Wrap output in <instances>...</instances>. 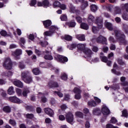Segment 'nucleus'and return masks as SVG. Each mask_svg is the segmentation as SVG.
Returning a JSON list of instances; mask_svg holds the SVG:
<instances>
[{"label":"nucleus","instance_id":"obj_26","mask_svg":"<svg viewBox=\"0 0 128 128\" xmlns=\"http://www.w3.org/2000/svg\"><path fill=\"white\" fill-rule=\"evenodd\" d=\"M75 116H78V118H84V114L82 112H75Z\"/></svg>","mask_w":128,"mask_h":128},{"label":"nucleus","instance_id":"obj_24","mask_svg":"<svg viewBox=\"0 0 128 128\" xmlns=\"http://www.w3.org/2000/svg\"><path fill=\"white\" fill-rule=\"evenodd\" d=\"M2 110L3 112H4L8 113V112H10L11 108H10V107L9 106H5L2 108Z\"/></svg>","mask_w":128,"mask_h":128},{"label":"nucleus","instance_id":"obj_4","mask_svg":"<svg viewBox=\"0 0 128 128\" xmlns=\"http://www.w3.org/2000/svg\"><path fill=\"white\" fill-rule=\"evenodd\" d=\"M54 54V58L56 60H58V62H62V64H64V62H66L68 60V58L66 56H62L58 54Z\"/></svg>","mask_w":128,"mask_h":128},{"label":"nucleus","instance_id":"obj_28","mask_svg":"<svg viewBox=\"0 0 128 128\" xmlns=\"http://www.w3.org/2000/svg\"><path fill=\"white\" fill-rule=\"evenodd\" d=\"M86 44H79L78 46V50H86Z\"/></svg>","mask_w":128,"mask_h":128},{"label":"nucleus","instance_id":"obj_5","mask_svg":"<svg viewBox=\"0 0 128 128\" xmlns=\"http://www.w3.org/2000/svg\"><path fill=\"white\" fill-rule=\"evenodd\" d=\"M66 120L70 124H74V114L70 112H68L66 113Z\"/></svg>","mask_w":128,"mask_h":128},{"label":"nucleus","instance_id":"obj_56","mask_svg":"<svg viewBox=\"0 0 128 128\" xmlns=\"http://www.w3.org/2000/svg\"><path fill=\"white\" fill-rule=\"evenodd\" d=\"M112 88L113 90H118V88H120V86L118 84H114L112 86Z\"/></svg>","mask_w":128,"mask_h":128},{"label":"nucleus","instance_id":"obj_34","mask_svg":"<svg viewBox=\"0 0 128 128\" xmlns=\"http://www.w3.org/2000/svg\"><path fill=\"white\" fill-rule=\"evenodd\" d=\"M80 28H82L83 30H88V25L86 23H82L80 24Z\"/></svg>","mask_w":128,"mask_h":128},{"label":"nucleus","instance_id":"obj_36","mask_svg":"<svg viewBox=\"0 0 128 128\" xmlns=\"http://www.w3.org/2000/svg\"><path fill=\"white\" fill-rule=\"evenodd\" d=\"M33 74H35V76H38V74H40V70L38 68H34L32 70Z\"/></svg>","mask_w":128,"mask_h":128},{"label":"nucleus","instance_id":"obj_43","mask_svg":"<svg viewBox=\"0 0 128 128\" xmlns=\"http://www.w3.org/2000/svg\"><path fill=\"white\" fill-rule=\"evenodd\" d=\"M74 92L76 94H82V91L80 90V88H75L74 89Z\"/></svg>","mask_w":128,"mask_h":128},{"label":"nucleus","instance_id":"obj_39","mask_svg":"<svg viewBox=\"0 0 128 128\" xmlns=\"http://www.w3.org/2000/svg\"><path fill=\"white\" fill-rule=\"evenodd\" d=\"M53 33L50 30V31H46L44 32V36H52Z\"/></svg>","mask_w":128,"mask_h":128},{"label":"nucleus","instance_id":"obj_42","mask_svg":"<svg viewBox=\"0 0 128 128\" xmlns=\"http://www.w3.org/2000/svg\"><path fill=\"white\" fill-rule=\"evenodd\" d=\"M111 72L112 74H116V76H120V74H122L120 72H117L114 69H112Z\"/></svg>","mask_w":128,"mask_h":128},{"label":"nucleus","instance_id":"obj_18","mask_svg":"<svg viewBox=\"0 0 128 128\" xmlns=\"http://www.w3.org/2000/svg\"><path fill=\"white\" fill-rule=\"evenodd\" d=\"M84 52L87 58H90V56H92V50L89 48H86L84 50Z\"/></svg>","mask_w":128,"mask_h":128},{"label":"nucleus","instance_id":"obj_63","mask_svg":"<svg viewBox=\"0 0 128 128\" xmlns=\"http://www.w3.org/2000/svg\"><path fill=\"white\" fill-rule=\"evenodd\" d=\"M19 68L21 70H24V68H26V66H24V63L20 62V64H19Z\"/></svg>","mask_w":128,"mask_h":128},{"label":"nucleus","instance_id":"obj_19","mask_svg":"<svg viewBox=\"0 0 128 128\" xmlns=\"http://www.w3.org/2000/svg\"><path fill=\"white\" fill-rule=\"evenodd\" d=\"M22 80L26 84H30V82H32V78L31 76H29L26 78H23Z\"/></svg>","mask_w":128,"mask_h":128},{"label":"nucleus","instance_id":"obj_12","mask_svg":"<svg viewBox=\"0 0 128 128\" xmlns=\"http://www.w3.org/2000/svg\"><path fill=\"white\" fill-rule=\"evenodd\" d=\"M43 24L45 28H50V26H52V21L50 20L43 21Z\"/></svg>","mask_w":128,"mask_h":128},{"label":"nucleus","instance_id":"obj_64","mask_svg":"<svg viewBox=\"0 0 128 128\" xmlns=\"http://www.w3.org/2000/svg\"><path fill=\"white\" fill-rule=\"evenodd\" d=\"M0 34H1V36H6V34H8V33L6 32V30H2L0 32Z\"/></svg>","mask_w":128,"mask_h":128},{"label":"nucleus","instance_id":"obj_30","mask_svg":"<svg viewBox=\"0 0 128 128\" xmlns=\"http://www.w3.org/2000/svg\"><path fill=\"white\" fill-rule=\"evenodd\" d=\"M44 58L48 60H54V57L51 54H47L44 56Z\"/></svg>","mask_w":128,"mask_h":128},{"label":"nucleus","instance_id":"obj_8","mask_svg":"<svg viewBox=\"0 0 128 128\" xmlns=\"http://www.w3.org/2000/svg\"><path fill=\"white\" fill-rule=\"evenodd\" d=\"M97 42H100L103 44H108L106 43V38L104 37L103 36H100L96 39Z\"/></svg>","mask_w":128,"mask_h":128},{"label":"nucleus","instance_id":"obj_38","mask_svg":"<svg viewBox=\"0 0 128 128\" xmlns=\"http://www.w3.org/2000/svg\"><path fill=\"white\" fill-rule=\"evenodd\" d=\"M39 44H40V46H43L44 48H46V46H48V43L47 42L44 41H40L38 42Z\"/></svg>","mask_w":128,"mask_h":128},{"label":"nucleus","instance_id":"obj_60","mask_svg":"<svg viewBox=\"0 0 128 128\" xmlns=\"http://www.w3.org/2000/svg\"><path fill=\"white\" fill-rule=\"evenodd\" d=\"M20 44H26V40L22 37L20 38Z\"/></svg>","mask_w":128,"mask_h":128},{"label":"nucleus","instance_id":"obj_40","mask_svg":"<svg viewBox=\"0 0 128 128\" xmlns=\"http://www.w3.org/2000/svg\"><path fill=\"white\" fill-rule=\"evenodd\" d=\"M60 2L58 1H56L54 4H53V7L54 8H60Z\"/></svg>","mask_w":128,"mask_h":128},{"label":"nucleus","instance_id":"obj_27","mask_svg":"<svg viewBox=\"0 0 128 128\" xmlns=\"http://www.w3.org/2000/svg\"><path fill=\"white\" fill-rule=\"evenodd\" d=\"M88 106H96V102L94 100H90L88 102Z\"/></svg>","mask_w":128,"mask_h":128},{"label":"nucleus","instance_id":"obj_7","mask_svg":"<svg viewBox=\"0 0 128 128\" xmlns=\"http://www.w3.org/2000/svg\"><path fill=\"white\" fill-rule=\"evenodd\" d=\"M102 18L101 17H97L96 18H94V16H92V14H89L88 18V22L89 24H92L94 22H96V18Z\"/></svg>","mask_w":128,"mask_h":128},{"label":"nucleus","instance_id":"obj_33","mask_svg":"<svg viewBox=\"0 0 128 128\" xmlns=\"http://www.w3.org/2000/svg\"><path fill=\"white\" fill-rule=\"evenodd\" d=\"M94 114H96V116H98V114H100V110L98 108H95L93 110Z\"/></svg>","mask_w":128,"mask_h":128},{"label":"nucleus","instance_id":"obj_22","mask_svg":"<svg viewBox=\"0 0 128 128\" xmlns=\"http://www.w3.org/2000/svg\"><path fill=\"white\" fill-rule=\"evenodd\" d=\"M120 81L122 82V84L124 86H128V82L126 81V77L122 76L120 78Z\"/></svg>","mask_w":128,"mask_h":128},{"label":"nucleus","instance_id":"obj_15","mask_svg":"<svg viewBox=\"0 0 128 128\" xmlns=\"http://www.w3.org/2000/svg\"><path fill=\"white\" fill-rule=\"evenodd\" d=\"M21 76L22 80H24V78H26L27 76H30V72L28 71L22 72L21 74Z\"/></svg>","mask_w":128,"mask_h":128},{"label":"nucleus","instance_id":"obj_44","mask_svg":"<svg viewBox=\"0 0 128 128\" xmlns=\"http://www.w3.org/2000/svg\"><path fill=\"white\" fill-rule=\"evenodd\" d=\"M64 40H72V37L70 35H65L64 36Z\"/></svg>","mask_w":128,"mask_h":128},{"label":"nucleus","instance_id":"obj_16","mask_svg":"<svg viewBox=\"0 0 128 128\" xmlns=\"http://www.w3.org/2000/svg\"><path fill=\"white\" fill-rule=\"evenodd\" d=\"M48 86H49V88H58V82H54L53 81H50L48 83Z\"/></svg>","mask_w":128,"mask_h":128},{"label":"nucleus","instance_id":"obj_37","mask_svg":"<svg viewBox=\"0 0 128 128\" xmlns=\"http://www.w3.org/2000/svg\"><path fill=\"white\" fill-rule=\"evenodd\" d=\"M70 12H76V8L72 6V4H70Z\"/></svg>","mask_w":128,"mask_h":128},{"label":"nucleus","instance_id":"obj_17","mask_svg":"<svg viewBox=\"0 0 128 128\" xmlns=\"http://www.w3.org/2000/svg\"><path fill=\"white\" fill-rule=\"evenodd\" d=\"M76 36L78 40H80L81 42L86 40V36L84 34H76Z\"/></svg>","mask_w":128,"mask_h":128},{"label":"nucleus","instance_id":"obj_11","mask_svg":"<svg viewBox=\"0 0 128 128\" xmlns=\"http://www.w3.org/2000/svg\"><path fill=\"white\" fill-rule=\"evenodd\" d=\"M45 113L48 114L50 116H54V112L50 108H46L44 109Z\"/></svg>","mask_w":128,"mask_h":128},{"label":"nucleus","instance_id":"obj_35","mask_svg":"<svg viewBox=\"0 0 128 128\" xmlns=\"http://www.w3.org/2000/svg\"><path fill=\"white\" fill-rule=\"evenodd\" d=\"M28 94H30V90H26V88H25L24 90L22 92L23 96L26 98V96H28Z\"/></svg>","mask_w":128,"mask_h":128},{"label":"nucleus","instance_id":"obj_25","mask_svg":"<svg viewBox=\"0 0 128 128\" xmlns=\"http://www.w3.org/2000/svg\"><path fill=\"white\" fill-rule=\"evenodd\" d=\"M58 30V27L54 26H52L50 28V30L52 32V34H54L55 32H56V30Z\"/></svg>","mask_w":128,"mask_h":128},{"label":"nucleus","instance_id":"obj_54","mask_svg":"<svg viewBox=\"0 0 128 128\" xmlns=\"http://www.w3.org/2000/svg\"><path fill=\"white\" fill-rule=\"evenodd\" d=\"M94 100L97 104H100L102 100L96 96H94Z\"/></svg>","mask_w":128,"mask_h":128},{"label":"nucleus","instance_id":"obj_20","mask_svg":"<svg viewBox=\"0 0 128 128\" xmlns=\"http://www.w3.org/2000/svg\"><path fill=\"white\" fill-rule=\"evenodd\" d=\"M22 54V50L20 49H17L15 50L14 54V56L16 57Z\"/></svg>","mask_w":128,"mask_h":128},{"label":"nucleus","instance_id":"obj_31","mask_svg":"<svg viewBox=\"0 0 128 128\" xmlns=\"http://www.w3.org/2000/svg\"><path fill=\"white\" fill-rule=\"evenodd\" d=\"M2 76H8V78H10V76H12V72L10 71L4 72L2 74Z\"/></svg>","mask_w":128,"mask_h":128},{"label":"nucleus","instance_id":"obj_2","mask_svg":"<svg viewBox=\"0 0 128 128\" xmlns=\"http://www.w3.org/2000/svg\"><path fill=\"white\" fill-rule=\"evenodd\" d=\"M95 22L98 27L92 26V30L94 34H96V32H98L100 28H102V18H97Z\"/></svg>","mask_w":128,"mask_h":128},{"label":"nucleus","instance_id":"obj_10","mask_svg":"<svg viewBox=\"0 0 128 128\" xmlns=\"http://www.w3.org/2000/svg\"><path fill=\"white\" fill-rule=\"evenodd\" d=\"M38 98H41V102H43L44 104L48 102V99L46 96H44V94H42V92H39L38 94Z\"/></svg>","mask_w":128,"mask_h":128},{"label":"nucleus","instance_id":"obj_59","mask_svg":"<svg viewBox=\"0 0 128 128\" xmlns=\"http://www.w3.org/2000/svg\"><path fill=\"white\" fill-rule=\"evenodd\" d=\"M81 98L80 94H75L74 98H76V100H80Z\"/></svg>","mask_w":128,"mask_h":128},{"label":"nucleus","instance_id":"obj_46","mask_svg":"<svg viewBox=\"0 0 128 128\" xmlns=\"http://www.w3.org/2000/svg\"><path fill=\"white\" fill-rule=\"evenodd\" d=\"M128 110H126L124 109L122 111V116H124L125 118H126L128 116Z\"/></svg>","mask_w":128,"mask_h":128},{"label":"nucleus","instance_id":"obj_41","mask_svg":"<svg viewBox=\"0 0 128 128\" xmlns=\"http://www.w3.org/2000/svg\"><path fill=\"white\" fill-rule=\"evenodd\" d=\"M122 8H125L126 12H128V3L125 4H122L121 5Z\"/></svg>","mask_w":128,"mask_h":128},{"label":"nucleus","instance_id":"obj_45","mask_svg":"<svg viewBox=\"0 0 128 128\" xmlns=\"http://www.w3.org/2000/svg\"><path fill=\"white\" fill-rule=\"evenodd\" d=\"M9 124L12 126H16V122L14 120L12 119H10L9 120Z\"/></svg>","mask_w":128,"mask_h":128},{"label":"nucleus","instance_id":"obj_48","mask_svg":"<svg viewBox=\"0 0 128 128\" xmlns=\"http://www.w3.org/2000/svg\"><path fill=\"white\" fill-rule=\"evenodd\" d=\"M61 78L62 80H68V76H66V74L64 73L62 74Z\"/></svg>","mask_w":128,"mask_h":128},{"label":"nucleus","instance_id":"obj_3","mask_svg":"<svg viewBox=\"0 0 128 128\" xmlns=\"http://www.w3.org/2000/svg\"><path fill=\"white\" fill-rule=\"evenodd\" d=\"M3 66L7 70H11L12 66V62L10 58H6L3 62Z\"/></svg>","mask_w":128,"mask_h":128},{"label":"nucleus","instance_id":"obj_57","mask_svg":"<svg viewBox=\"0 0 128 128\" xmlns=\"http://www.w3.org/2000/svg\"><path fill=\"white\" fill-rule=\"evenodd\" d=\"M27 118H34V114H26Z\"/></svg>","mask_w":128,"mask_h":128},{"label":"nucleus","instance_id":"obj_53","mask_svg":"<svg viewBox=\"0 0 128 128\" xmlns=\"http://www.w3.org/2000/svg\"><path fill=\"white\" fill-rule=\"evenodd\" d=\"M117 122L118 120H116V119L114 117H112L110 120V122H111V124H116V122Z\"/></svg>","mask_w":128,"mask_h":128},{"label":"nucleus","instance_id":"obj_21","mask_svg":"<svg viewBox=\"0 0 128 128\" xmlns=\"http://www.w3.org/2000/svg\"><path fill=\"white\" fill-rule=\"evenodd\" d=\"M104 26L109 30H112L113 28H112V24L110 22H105Z\"/></svg>","mask_w":128,"mask_h":128},{"label":"nucleus","instance_id":"obj_13","mask_svg":"<svg viewBox=\"0 0 128 128\" xmlns=\"http://www.w3.org/2000/svg\"><path fill=\"white\" fill-rule=\"evenodd\" d=\"M13 84L16 86H18V88H22L24 87V84L20 82V80H14L13 81Z\"/></svg>","mask_w":128,"mask_h":128},{"label":"nucleus","instance_id":"obj_62","mask_svg":"<svg viewBox=\"0 0 128 128\" xmlns=\"http://www.w3.org/2000/svg\"><path fill=\"white\" fill-rule=\"evenodd\" d=\"M16 92L18 96H21L22 95V90L20 88H16Z\"/></svg>","mask_w":128,"mask_h":128},{"label":"nucleus","instance_id":"obj_58","mask_svg":"<svg viewBox=\"0 0 128 128\" xmlns=\"http://www.w3.org/2000/svg\"><path fill=\"white\" fill-rule=\"evenodd\" d=\"M58 118L60 120H64L66 119V118L62 114H60L58 116Z\"/></svg>","mask_w":128,"mask_h":128},{"label":"nucleus","instance_id":"obj_55","mask_svg":"<svg viewBox=\"0 0 128 128\" xmlns=\"http://www.w3.org/2000/svg\"><path fill=\"white\" fill-rule=\"evenodd\" d=\"M54 94H57L59 98H62L64 96V94L60 92H54Z\"/></svg>","mask_w":128,"mask_h":128},{"label":"nucleus","instance_id":"obj_6","mask_svg":"<svg viewBox=\"0 0 128 128\" xmlns=\"http://www.w3.org/2000/svg\"><path fill=\"white\" fill-rule=\"evenodd\" d=\"M9 100L12 102H14L15 104H22V100H20L16 96H10L9 98Z\"/></svg>","mask_w":128,"mask_h":128},{"label":"nucleus","instance_id":"obj_51","mask_svg":"<svg viewBox=\"0 0 128 128\" xmlns=\"http://www.w3.org/2000/svg\"><path fill=\"white\" fill-rule=\"evenodd\" d=\"M36 4V0H32L30 4V6H34Z\"/></svg>","mask_w":128,"mask_h":128},{"label":"nucleus","instance_id":"obj_29","mask_svg":"<svg viewBox=\"0 0 128 128\" xmlns=\"http://www.w3.org/2000/svg\"><path fill=\"white\" fill-rule=\"evenodd\" d=\"M104 56V53H100V58L101 60L103 62H106L108 61V58L106 56Z\"/></svg>","mask_w":128,"mask_h":128},{"label":"nucleus","instance_id":"obj_61","mask_svg":"<svg viewBox=\"0 0 128 128\" xmlns=\"http://www.w3.org/2000/svg\"><path fill=\"white\" fill-rule=\"evenodd\" d=\"M70 28H74L76 26V22H70L68 23Z\"/></svg>","mask_w":128,"mask_h":128},{"label":"nucleus","instance_id":"obj_32","mask_svg":"<svg viewBox=\"0 0 128 128\" xmlns=\"http://www.w3.org/2000/svg\"><path fill=\"white\" fill-rule=\"evenodd\" d=\"M90 10L92 12H96L98 10V6L96 4H92L90 6Z\"/></svg>","mask_w":128,"mask_h":128},{"label":"nucleus","instance_id":"obj_9","mask_svg":"<svg viewBox=\"0 0 128 128\" xmlns=\"http://www.w3.org/2000/svg\"><path fill=\"white\" fill-rule=\"evenodd\" d=\"M102 112L104 116H108L110 114V111L106 106H104L102 109Z\"/></svg>","mask_w":128,"mask_h":128},{"label":"nucleus","instance_id":"obj_52","mask_svg":"<svg viewBox=\"0 0 128 128\" xmlns=\"http://www.w3.org/2000/svg\"><path fill=\"white\" fill-rule=\"evenodd\" d=\"M88 6V2L85 1L84 2V3L82 4V10H84V8H86V6Z\"/></svg>","mask_w":128,"mask_h":128},{"label":"nucleus","instance_id":"obj_23","mask_svg":"<svg viewBox=\"0 0 128 128\" xmlns=\"http://www.w3.org/2000/svg\"><path fill=\"white\" fill-rule=\"evenodd\" d=\"M114 14H122L120 8V7L115 6Z\"/></svg>","mask_w":128,"mask_h":128},{"label":"nucleus","instance_id":"obj_50","mask_svg":"<svg viewBox=\"0 0 128 128\" xmlns=\"http://www.w3.org/2000/svg\"><path fill=\"white\" fill-rule=\"evenodd\" d=\"M44 6H50V2L48 0H44L43 1Z\"/></svg>","mask_w":128,"mask_h":128},{"label":"nucleus","instance_id":"obj_1","mask_svg":"<svg viewBox=\"0 0 128 128\" xmlns=\"http://www.w3.org/2000/svg\"><path fill=\"white\" fill-rule=\"evenodd\" d=\"M115 34L116 38L121 44H124L126 45L128 44V42L126 40V36L124 34H122L120 31L119 30H116Z\"/></svg>","mask_w":128,"mask_h":128},{"label":"nucleus","instance_id":"obj_49","mask_svg":"<svg viewBox=\"0 0 128 128\" xmlns=\"http://www.w3.org/2000/svg\"><path fill=\"white\" fill-rule=\"evenodd\" d=\"M122 18L124 20H128V14L126 13L122 14Z\"/></svg>","mask_w":128,"mask_h":128},{"label":"nucleus","instance_id":"obj_14","mask_svg":"<svg viewBox=\"0 0 128 128\" xmlns=\"http://www.w3.org/2000/svg\"><path fill=\"white\" fill-rule=\"evenodd\" d=\"M7 92L8 94L10 96H12L13 94H14L16 92H14V86H10L7 90Z\"/></svg>","mask_w":128,"mask_h":128},{"label":"nucleus","instance_id":"obj_47","mask_svg":"<svg viewBox=\"0 0 128 128\" xmlns=\"http://www.w3.org/2000/svg\"><path fill=\"white\" fill-rule=\"evenodd\" d=\"M60 18L61 20L62 21L68 20V17L66 16V15L65 14L62 15Z\"/></svg>","mask_w":128,"mask_h":128}]
</instances>
